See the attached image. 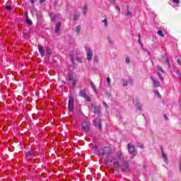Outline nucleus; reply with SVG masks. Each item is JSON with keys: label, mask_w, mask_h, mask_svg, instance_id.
Wrapping results in <instances>:
<instances>
[{"label": "nucleus", "mask_w": 181, "mask_h": 181, "mask_svg": "<svg viewBox=\"0 0 181 181\" xmlns=\"http://www.w3.org/2000/svg\"><path fill=\"white\" fill-rule=\"evenodd\" d=\"M121 156H122V152L117 151L116 154V157L112 158V161H110L113 163V165L117 170H119V169H121L119 167V162L122 160V158H121Z\"/></svg>", "instance_id": "f257e3e1"}, {"label": "nucleus", "mask_w": 181, "mask_h": 181, "mask_svg": "<svg viewBox=\"0 0 181 181\" xmlns=\"http://www.w3.org/2000/svg\"><path fill=\"white\" fill-rule=\"evenodd\" d=\"M111 153V147L105 146L99 149L100 156H108Z\"/></svg>", "instance_id": "f03ea898"}, {"label": "nucleus", "mask_w": 181, "mask_h": 181, "mask_svg": "<svg viewBox=\"0 0 181 181\" xmlns=\"http://www.w3.org/2000/svg\"><path fill=\"white\" fill-rule=\"evenodd\" d=\"M127 149L129 151V153H130L131 155H132L131 158L132 159V158H135V156H136V153L135 152V148L134 147V144L132 143H129L127 145Z\"/></svg>", "instance_id": "7ed1b4c3"}, {"label": "nucleus", "mask_w": 181, "mask_h": 181, "mask_svg": "<svg viewBox=\"0 0 181 181\" xmlns=\"http://www.w3.org/2000/svg\"><path fill=\"white\" fill-rule=\"evenodd\" d=\"M81 127H82V129L84 132H88L90 131L91 124L88 122H83L82 123Z\"/></svg>", "instance_id": "20e7f679"}, {"label": "nucleus", "mask_w": 181, "mask_h": 181, "mask_svg": "<svg viewBox=\"0 0 181 181\" xmlns=\"http://www.w3.org/2000/svg\"><path fill=\"white\" fill-rule=\"evenodd\" d=\"M90 110L94 114H100V107L97 105L96 103H92Z\"/></svg>", "instance_id": "39448f33"}, {"label": "nucleus", "mask_w": 181, "mask_h": 181, "mask_svg": "<svg viewBox=\"0 0 181 181\" xmlns=\"http://www.w3.org/2000/svg\"><path fill=\"white\" fill-rule=\"evenodd\" d=\"M86 91V89H83L82 90H81L80 92L81 97H83V98H85L86 101H91V99L90 98L88 95H87V93Z\"/></svg>", "instance_id": "423d86ee"}, {"label": "nucleus", "mask_w": 181, "mask_h": 181, "mask_svg": "<svg viewBox=\"0 0 181 181\" xmlns=\"http://www.w3.org/2000/svg\"><path fill=\"white\" fill-rule=\"evenodd\" d=\"M74 105V99L71 97L69 99V103H68L69 111H73Z\"/></svg>", "instance_id": "0eeeda50"}, {"label": "nucleus", "mask_w": 181, "mask_h": 181, "mask_svg": "<svg viewBox=\"0 0 181 181\" xmlns=\"http://www.w3.org/2000/svg\"><path fill=\"white\" fill-rule=\"evenodd\" d=\"M151 80L153 81V87H160V83H159L158 79L155 78V77L151 76Z\"/></svg>", "instance_id": "6e6552de"}, {"label": "nucleus", "mask_w": 181, "mask_h": 181, "mask_svg": "<svg viewBox=\"0 0 181 181\" xmlns=\"http://www.w3.org/2000/svg\"><path fill=\"white\" fill-rule=\"evenodd\" d=\"M93 124L95 125V127H97L98 128V129H100V130L102 129L103 124L101 123V120L95 119V120H93Z\"/></svg>", "instance_id": "1a4fd4ad"}, {"label": "nucleus", "mask_w": 181, "mask_h": 181, "mask_svg": "<svg viewBox=\"0 0 181 181\" xmlns=\"http://www.w3.org/2000/svg\"><path fill=\"white\" fill-rule=\"evenodd\" d=\"M80 32H81V25H76L74 29V33L76 36H78L80 35Z\"/></svg>", "instance_id": "9d476101"}, {"label": "nucleus", "mask_w": 181, "mask_h": 181, "mask_svg": "<svg viewBox=\"0 0 181 181\" xmlns=\"http://www.w3.org/2000/svg\"><path fill=\"white\" fill-rule=\"evenodd\" d=\"M71 57V62L74 64V60L76 59V51H71L69 53Z\"/></svg>", "instance_id": "9b49d317"}, {"label": "nucleus", "mask_w": 181, "mask_h": 181, "mask_svg": "<svg viewBox=\"0 0 181 181\" xmlns=\"http://www.w3.org/2000/svg\"><path fill=\"white\" fill-rule=\"evenodd\" d=\"M38 52L41 57H45V49H43V46L38 45Z\"/></svg>", "instance_id": "f8f14e48"}, {"label": "nucleus", "mask_w": 181, "mask_h": 181, "mask_svg": "<svg viewBox=\"0 0 181 181\" xmlns=\"http://www.w3.org/2000/svg\"><path fill=\"white\" fill-rule=\"evenodd\" d=\"M88 12V4H87V3H85L83 4V15H87Z\"/></svg>", "instance_id": "ddd939ff"}, {"label": "nucleus", "mask_w": 181, "mask_h": 181, "mask_svg": "<svg viewBox=\"0 0 181 181\" xmlns=\"http://www.w3.org/2000/svg\"><path fill=\"white\" fill-rule=\"evenodd\" d=\"M128 169H129V163L128 162L124 163L123 168H122L123 172H127Z\"/></svg>", "instance_id": "4468645a"}, {"label": "nucleus", "mask_w": 181, "mask_h": 181, "mask_svg": "<svg viewBox=\"0 0 181 181\" xmlns=\"http://www.w3.org/2000/svg\"><path fill=\"white\" fill-rule=\"evenodd\" d=\"M127 10L126 16H127V18H132L133 14H132V12L129 11V5H127Z\"/></svg>", "instance_id": "2eb2a0df"}, {"label": "nucleus", "mask_w": 181, "mask_h": 181, "mask_svg": "<svg viewBox=\"0 0 181 181\" xmlns=\"http://www.w3.org/2000/svg\"><path fill=\"white\" fill-rule=\"evenodd\" d=\"M91 59H93V51H88L87 53V60L90 62Z\"/></svg>", "instance_id": "dca6fc26"}, {"label": "nucleus", "mask_w": 181, "mask_h": 181, "mask_svg": "<svg viewBox=\"0 0 181 181\" xmlns=\"http://www.w3.org/2000/svg\"><path fill=\"white\" fill-rule=\"evenodd\" d=\"M162 158L165 163H168V156L165 153V151H161Z\"/></svg>", "instance_id": "f3484780"}, {"label": "nucleus", "mask_w": 181, "mask_h": 181, "mask_svg": "<svg viewBox=\"0 0 181 181\" xmlns=\"http://www.w3.org/2000/svg\"><path fill=\"white\" fill-rule=\"evenodd\" d=\"M90 84L92 90H94V93L95 94H97V93H98V90H97V88H95V85L94 84V83H93V81H90Z\"/></svg>", "instance_id": "a211bd4d"}, {"label": "nucleus", "mask_w": 181, "mask_h": 181, "mask_svg": "<svg viewBox=\"0 0 181 181\" xmlns=\"http://www.w3.org/2000/svg\"><path fill=\"white\" fill-rule=\"evenodd\" d=\"M45 53L47 56V57H49L50 56H52V49L47 47L46 50H45Z\"/></svg>", "instance_id": "6ab92c4d"}, {"label": "nucleus", "mask_w": 181, "mask_h": 181, "mask_svg": "<svg viewBox=\"0 0 181 181\" xmlns=\"http://www.w3.org/2000/svg\"><path fill=\"white\" fill-rule=\"evenodd\" d=\"M60 26H62V23H57L55 27V33H59L60 30Z\"/></svg>", "instance_id": "aec40b11"}, {"label": "nucleus", "mask_w": 181, "mask_h": 181, "mask_svg": "<svg viewBox=\"0 0 181 181\" xmlns=\"http://www.w3.org/2000/svg\"><path fill=\"white\" fill-rule=\"evenodd\" d=\"M102 22H103V23H104L105 28H108V19L107 18V17H105V19Z\"/></svg>", "instance_id": "412c9836"}, {"label": "nucleus", "mask_w": 181, "mask_h": 181, "mask_svg": "<svg viewBox=\"0 0 181 181\" xmlns=\"http://www.w3.org/2000/svg\"><path fill=\"white\" fill-rule=\"evenodd\" d=\"M138 36H139L138 42L139 45H141L142 49H144V44H142V41H141V34H139Z\"/></svg>", "instance_id": "4be33fe9"}, {"label": "nucleus", "mask_w": 181, "mask_h": 181, "mask_svg": "<svg viewBox=\"0 0 181 181\" xmlns=\"http://www.w3.org/2000/svg\"><path fill=\"white\" fill-rule=\"evenodd\" d=\"M157 33L158 36H160L161 37H165V34H163V32H162V30H158Z\"/></svg>", "instance_id": "5701e85b"}, {"label": "nucleus", "mask_w": 181, "mask_h": 181, "mask_svg": "<svg viewBox=\"0 0 181 181\" xmlns=\"http://www.w3.org/2000/svg\"><path fill=\"white\" fill-rule=\"evenodd\" d=\"M136 109L139 110V111H141L142 110V105L141 103H137L136 104Z\"/></svg>", "instance_id": "b1692460"}, {"label": "nucleus", "mask_w": 181, "mask_h": 181, "mask_svg": "<svg viewBox=\"0 0 181 181\" xmlns=\"http://www.w3.org/2000/svg\"><path fill=\"white\" fill-rule=\"evenodd\" d=\"M25 21L27 22V23L29 25V26L32 25V24L33 23L32 22V21L29 20V18L27 17V18H25Z\"/></svg>", "instance_id": "393cba45"}, {"label": "nucleus", "mask_w": 181, "mask_h": 181, "mask_svg": "<svg viewBox=\"0 0 181 181\" xmlns=\"http://www.w3.org/2000/svg\"><path fill=\"white\" fill-rule=\"evenodd\" d=\"M175 73L178 77V78H181V73H180V71H179L178 69H176L175 70Z\"/></svg>", "instance_id": "a878e982"}, {"label": "nucleus", "mask_w": 181, "mask_h": 181, "mask_svg": "<svg viewBox=\"0 0 181 181\" xmlns=\"http://www.w3.org/2000/svg\"><path fill=\"white\" fill-rule=\"evenodd\" d=\"M34 153H33V151H29L28 153H27V156H30V157H32L33 156Z\"/></svg>", "instance_id": "bb28decb"}, {"label": "nucleus", "mask_w": 181, "mask_h": 181, "mask_svg": "<svg viewBox=\"0 0 181 181\" xmlns=\"http://www.w3.org/2000/svg\"><path fill=\"white\" fill-rule=\"evenodd\" d=\"M125 62L127 64H129V63H131V59L129 58V57H126Z\"/></svg>", "instance_id": "cd10ccee"}, {"label": "nucleus", "mask_w": 181, "mask_h": 181, "mask_svg": "<svg viewBox=\"0 0 181 181\" xmlns=\"http://www.w3.org/2000/svg\"><path fill=\"white\" fill-rule=\"evenodd\" d=\"M6 11H12V6H6Z\"/></svg>", "instance_id": "c85d7f7f"}, {"label": "nucleus", "mask_w": 181, "mask_h": 181, "mask_svg": "<svg viewBox=\"0 0 181 181\" xmlns=\"http://www.w3.org/2000/svg\"><path fill=\"white\" fill-rule=\"evenodd\" d=\"M157 69L158 70H160V71H161L162 73H165V71H163V68L160 66H157Z\"/></svg>", "instance_id": "c756f323"}, {"label": "nucleus", "mask_w": 181, "mask_h": 181, "mask_svg": "<svg viewBox=\"0 0 181 181\" xmlns=\"http://www.w3.org/2000/svg\"><path fill=\"white\" fill-rule=\"evenodd\" d=\"M115 8L117 11H118L119 12V11H121V8H119V6H118V4H115Z\"/></svg>", "instance_id": "7c9ffc66"}, {"label": "nucleus", "mask_w": 181, "mask_h": 181, "mask_svg": "<svg viewBox=\"0 0 181 181\" xmlns=\"http://www.w3.org/2000/svg\"><path fill=\"white\" fill-rule=\"evenodd\" d=\"M123 86L124 87H127V86H128V81L123 80Z\"/></svg>", "instance_id": "2f4dec72"}, {"label": "nucleus", "mask_w": 181, "mask_h": 181, "mask_svg": "<svg viewBox=\"0 0 181 181\" xmlns=\"http://www.w3.org/2000/svg\"><path fill=\"white\" fill-rule=\"evenodd\" d=\"M173 4H176L177 5H179L180 4V0H172Z\"/></svg>", "instance_id": "473e14b6"}, {"label": "nucleus", "mask_w": 181, "mask_h": 181, "mask_svg": "<svg viewBox=\"0 0 181 181\" xmlns=\"http://www.w3.org/2000/svg\"><path fill=\"white\" fill-rule=\"evenodd\" d=\"M76 59L78 63H81L83 62V59L81 57H76Z\"/></svg>", "instance_id": "72a5a7b5"}, {"label": "nucleus", "mask_w": 181, "mask_h": 181, "mask_svg": "<svg viewBox=\"0 0 181 181\" xmlns=\"http://www.w3.org/2000/svg\"><path fill=\"white\" fill-rule=\"evenodd\" d=\"M165 64L168 65V67H170V63L169 62V59H165Z\"/></svg>", "instance_id": "f704fd0d"}, {"label": "nucleus", "mask_w": 181, "mask_h": 181, "mask_svg": "<svg viewBox=\"0 0 181 181\" xmlns=\"http://www.w3.org/2000/svg\"><path fill=\"white\" fill-rule=\"evenodd\" d=\"M155 93H156V95H157L158 98H160V93L158 90H156Z\"/></svg>", "instance_id": "c9c22d12"}, {"label": "nucleus", "mask_w": 181, "mask_h": 181, "mask_svg": "<svg viewBox=\"0 0 181 181\" xmlns=\"http://www.w3.org/2000/svg\"><path fill=\"white\" fill-rule=\"evenodd\" d=\"M68 80H69V81H74V78H73L72 76H68Z\"/></svg>", "instance_id": "e433bc0d"}, {"label": "nucleus", "mask_w": 181, "mask_h": 181, "mask_svg": "<svg viewBox=\"0 0 181 181\" xmlns=\"http://www.w3.org/2000/svg\"><path fill=\"white\" fill-rule=\"evenodd\" d=\"M137 146L139 148H141V149H142V148H144V144H142L141 143H139Z\"/></svg>", "instance_id": "4c0bfd02"}, {"label": "nucleus", "mask_w": 181, "mask_h": 181, "mask_svg": "<svg viewBox=\"0 0 181 181\" xmlns=\"http://www.w3.org/2000/svg\"><path fill=\"white\" fill-rule=\"evenodd\" d=\"M177 64H178L179 66H181V59H178L177 60Z\"/></svg>", "instance_id": "58836bf2"}, {"label": "nucleus", "mask_w": 181, "mask_h": 181, "mask_svg": "<svg viewBox=\"0 0 181 181\" xmlns=\"http://www.w3.org/2000/svg\"><path fill=\"white\" fill-rule=\"evenodd\" d=\"M158 77L160 79V81H163V77H162L159 73H158Z\"/></svg>", "instance_id": "ea45409f"}, {"label": "nucleus", "mask_w": 181, "mask_h": 181, "mask_svg": "<svg viewBox=\"0 0 181 181\" xmlns=\"http://www.w3.org/2000/svg\"><path fill=\"white\" fill-rule=\"evenodd\" d=\"M107 84L110 85V83H111V79L110 78V77L107 78Z\"/></svg>", "instance_id": "a19ab883"}, {"label": "nucleus", "mask_w": 181, "mask_h": 181, "mask_svg": "<svg viewBox=\"0 0 181 181\" xmlns=\"http://www.w3.org/2000/svg\"><path fill=\"white\" fill-rule=\"evenodd\" d=\"M110 2H112L113 5H116V2L117 1L116 0H110Z\"/></svg>", "instance_id": "79ce46f5"}, {"label": "nucleus", "mask_w": 181, "mask_h": 181, "mask_svg": "<svg viewBox=\"0 0 181 181\" xmlns=\"http://www.w3.org/2000/svg\"><path fill=\"white\" fill-rule=\"evenodd\" d=\"M56 19V16H51V21H54Z\"/></svg>", "instance_id": "37998d69"}, {"label": "nucleus", "mask_w": 181, "mask_h": 181, "mask_svg": "<svg viewBox=\"0 0 181 181\" xmlns=\"http://www.w3.org/2000/svg\"><path fill=\"white\" fill-rule=\"evenodd\" d=\"M72 86L76 87V81H72Z\"/></svg>", "instance_id": "c03bdc74"}, {"label": "nucleus", "mask_w": 181, "mask_h": 181, "mask_svg": "<svg viewBox=\"0 0 181 181\" xmlns=\"http://www.w3.org/2000/svg\"><path fill=\"white\" fill-rule=\"evenodd\" d=\"M78 19V16L75 15L74 16V20L77 21Z\"/></svg>", "instance_id": "a18cd8bd"}, {"label": "nucleus", "mask_w": 181, "mask_h": 181, "mask_svg": "<svg viewBox=\"0 0 181 181\" xmlns=\"http://www.w3.org/2000/svg\"><path fill=\"white\" fill-rule=\"evenodd\" d=\"M46 0H40V4H43V2H45Z\"/></svg>", "instance_id": "49530a36"}, {"label": "nucleus", "mask_w": 181, "mask_h": 181, "mask_svg": "<svg viewBox=\"0 0 181 181\" xmlns=\"http://www.w3.org/2000/svg\"><path fill=\"white\" fill-rule=\"evenodd\" d=\"M25 19H28V18H29V17L28 16V13H25Z\"/></svg>", "instance_id": "de8ad7c7"}, {"label": "nucleus", "mask_w": 181, "mask_h": 181, "mask_svg": "<svg viewBox=\"0 0 181 181\" xmlns=\"http://www.w3.org/2000/svg\"><path fill=\"white\" fill-rule=\"evenodd\" d=\"M31 4H35V0H30Z\"/></svg>", "instance_id": "09e8293b"}, {"label": "nucleus", "mask_w": 181, "mask_h": 181, "mask_svg": "<svg viewBox=\"0 0 181 181\" xmlns=\"http://www.w3.org/2000/svg\"><path fill=\"white\" fill-rule=\"evenodd\" d=\"M165 120L168 121V117H166V115H164Z\"/></svg>", "instance_id": "8fccbe9b"}, {"label": "nucleus", "mask_w": 181, "mask_h": 181, "mask_svg": "<svg viewBox=\"0 0 181 181\" xmlns=\"http://www.w3.org/2000/svg\"><path fill=\"white\" fill-rule=\"evenodd\" d=\"M109 43H112V40H109Z\"/></svg>", "instance_id": "3c124183"}, {"label": "nucleus", "mask_w": 181, "mask_h": 181, "mask_svg": "<svg viewBox=\"0 0 181 181\" xmlns=\"http://www.w3.org/2000/svg\"><path fill=\"white\" fill-rule=\"evenodd\" d=\"M104 105H105V107H107V103H104Z\"/></svg>", "instance_id": "603ef678"}]
</instances>
